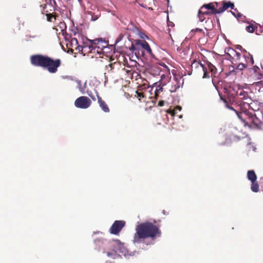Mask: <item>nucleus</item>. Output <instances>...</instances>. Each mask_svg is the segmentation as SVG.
<instances>
[{
  "mask_svg": "<svg viewBox=\"0 0 263 263\" xmlns=\"http://www.w3.org/2000/svg\"><path fill=\"white\" fill-rule=\"evenodd\" d=\"M161 232L158 226L149 221L142 222L136 227V233L134 235L135 243L143 242L146 238L155 240L161 236Z\"/></svg>",
  "mask_w": 263,
  "mask_h": 263,
  "instance_id": "1",
  "label": "nucleus"
},
{
  "mask_svg": "<svg viewBox=\"0 0 263 263\" xmlns=\"http://www.w3.org/2000/svg\"><path fill=\"white\" fill-rule=\"evenodd\" d=\"M241 96H243L242 97L243 99L242 100V102L240 103V105H236L234 104L233 106H232L231 108L234 111L238 118H239V114H242L246 113V114H253L251 112V110L253 111H258L260 109V104L257 101L253 100L252 99L251 95L252 92L249 90L248 92H240Z\"/></svg>",
  "mask_w": 263,
  "mask_h": 263,
  "instance_id": "2",
  "label": "nucleus"
},
{
  "mask_svg": "<svg viewBox=\"0 0 263 263\" xmlns=\"http://www.w3.org/2000/svg\"><path fill=\"white\" fill-rule=\"evenodd\" d=\"M249 89L245 90L243 88H239L238 86H230L224 89V96L222 97L220 96V98L224 103L225 106L233 110L231 108L232 106L234 104L236 105H240V103L242 102L243 99L242 97L243 96L240 92H248Z\"/></svg>",
  "mask_w": 263,
  "mask_h": 263,
  "instance_id": "3",
  "label": "nucleus"
},
{
  "mask_svg": "<svg viewBox=\"0 0 263 263\" xmlns=\"http://www.w3.org/2000/svg\"><path fill=\"white\" fill-rule=\"evenodd\" d=\"M31 64L36 67H41L46 69L49 72L54 73L57 72L58 68L61 65V60L59 59H53L51 58L42 54H34L30 57Z\"/></svg>",
  "mask_w": 263,
  "mask_h": 263,
  "instance_id": "4",
  "label": "nucleus"
},
{
  "mask_svg": "<svg viewBox=\"0 0 263 263\" xmlns=\"http://www.w3.org/2000/svg\"><path fill=\"white\" fill-rule=\"evenodd\" d=\"M238 118L246 125L252 124L256 126H258L260 123V120L256 117V115L253 114H246V113H243L242 114H239Z\"/></svg>",
  "mask_w": 263,
  "mask_h": 263,
  "instance_id": "5",
  "label": "nucleus"
},
{
  "mask_svg": "<svg viewBox=\"0 0 263 263\" xmlns=\"http://www.w3.org/2000/svg\"><path fill=\"white\" fill-rule=\"evenodd\" d=\"M54 10V8L51 4H46L44 5L42 13L46 15L47 21L53 22L54 21L57 19V17L59 16L56 13L51 12Z\"/></svg>",
  "mask_w": 263,
  "mask_h": 263,
  "instance_id": "6",
  "label": "nucleus"
},
{
  "mask_svg": "<svg viewBox=\"0 0 263 263\" xmlns=\"http://www.w3.org/2000/svg\"><path fill=\"white\" fill-rule=\"evenodd\" d=\"M91 104L90 99L86 96H81L77 98L74 102V105L79 108L86 109Z\"/></svg>",
  "mask_w": 263,
  "mask_h": 263,
  "instance_id": "7",
  "label": "nucleus"
},
{
  "mask_svg": "<svg viewBox=\"0 0 263 263\" xmlns=\"http://www.w3.org/2000/svg\"><path fill=\"white\" fill-rule=\"evenodd\" d=\"M125 225L123 220H116L109 229V232L114 235H118Z\"/></svg>",
  "mask_w": 263,
  "mask_h": 263,
  "instance_id": "8",
  "label": "nucleus"
},
{
  "mask_svg": "<svg viewBox=\"0 0 263 263\" xmlns=\"http://www.w3.org/2000/svg\"><path fill=\"white\" fill-rule=\"evenodd\" d=\"M66 44L68 50L73 52L74 50L80 51V46L78 41L76 38H71L70 40H67L66 37ZM69 52V51H68Z\"/></svg>",
  "mask_w": 263,
  "mask_h": 263,
  "instance_id": "9",
  "label": "nucleus"
},
{
  "mask_svg": "<svg viewBox=\"0 0 263 263\" xmlns=\"http://www.w3.org/2000/svg\"><path fill=\"white\" fill-rule=\"evenodd\" d=\"M216 8L212 3L204 4L203 6L210 11L211 14H216L218 13V3H216Z\"/></svg>",
  "mask_w": 263,
  "mask_h": 263,
  "instance_id": "10",
  "label": "nucleus"
},
{
  "mask_svg": "<svg viewBox=\"0 0 263 263\" xmlns=\"http://www.w3.org/2000/svg\"><path fill=\"white\" fill-rule=\"evenodd\" d=\"M138 44L140 45V48L144 49L150 55H153L152 50L147 42L138 40Z\"/></svg>",
  "mask_w": 263,
  "mask_h": 263,
  "instance_id": "11",
  "label": "nucleus"
},
{
  "mask_svg": "<svg viewBox=\"0 0 263 263\" xmlns=\"http://www.w3.org/2000/svg\"><path fill=\"white\" fill-rule=\"evenodd\" d=\"M228 51L229 55L236 62L241 61V54L233 49H229Z\"/></svg>",
  "mask_w": 263,
  "mask_h": 263,
  "instance_id": "12",
  "label": "nucleus"
},
{
  "mask_svg": "<svg viewBox=\"0 0 263 263\" xmlns=\"http://www.w3.org/2000/svg\"><path fill=\"white\" fill-rule=\"evenodd\" d=\"M242 58L245 61V63L247 64V67L248 66H252L254 64V60L253 57L250 53L245 51V53H243Z\"/></svg>",
  "mask_w": 263,
  "mask_h": 263,
  "instance_id": "13",
  "label": "nucleus"
},
{
  "mask_svg": "<svg viewBox=\"0 0 263 263\" xmlns=\"http://www.w3.org/2000/svg\"><path fill=\"white\" fill-rule=\"evenodd\" d=\"M97 96L98 98V102L99 104L100 107L101 108L102 110L105 112H109V108L108 105L106 104L105 102L102 100L101 97H100L98 93L97 92Z\"/></svg>",
  "mask_w": 263,
  "mask_h": 263,
  "instance_id": "14",
  "label": "nucleus"
},
{
  "mask_svg": "<svg viewBox=\"0 0 263 263\" xmlns=\"http://www.w3.org/2000/svg\"><path fill=\"white\" fill-rule=\"evenodd\" d=\"M229 8L231 9H233L234 8V5L230 2H223L222 7L218 8V13H221L224 12Z\"/></svg>",
  "mask_w": 263,
  "mask_h": 263,
  "instance_id": "15",
  "label": "nucleus"
},
{
  "mask_svg": "<svg viewBox=\"0 0 263 263\" xmlns=\"http://www.w3.org/2000/svg\"><path fill=\"white\" fill-rule=\"evenodd\" d=\"M92 42H93V46H99V47L103 49L107 48L108 46V43L103 41L102 39H96L92 40Z\"/></svg>",
  "mask_w": 263,
  "mask_h": 263,
  "instance_id": "16",
  "label": "nucleus"
},
{
  "mask_svg": "<svg viewBox=\"0 0 263 263\" xmlns=\"http://www.w3.org/2000/svg\"><path fill=\"white\" fill-rule=\"evenodd\" d=\"M92 48L90 47H81L80 46V51H78L79 52L81 53V54H83L84 55H87V56H91L92 57H94L93 54L92 55H91V54H92V50H91Z\"/></svg>",
  "mask_w": 263,
  "mask_h": 263,
  "instance_id": "17",
  "label": "nucleus"
},
{
  "mask_svg": "<svg viewBox=\"0 0 263 263\" xmlns=\"http://www.w3.org/2000/svg\"><path fill=\"white\" fill-rule=\"evenodd\" d=\"M135 93V97L138 98L140 102H146V97L144 91H139L137 90Z\"/></svg>",
  "mask_w": 263,
  "mask_h": 263,
  "instance_id": "18",
  "label": "nucleus"
},
{
  "mask_svg": "<svg viewBox=\"0 0 263 263\" xmlns=\"http://www.w3.org/2000/svg\"><path fill=\"white\" fill-rule=\"evenodd\" d=\"M180 87V84L177 79H174V81L172 82V85L170 88V91L171 92H175L177 89Z\"/></svg>",
  "mask_w": 263,
  "mask_h": 263,
  "instance_id": "19",
  "label": "nucleus"
},
{
  "mask_svg": "<svg viewBox=\"0 0 263 263\" xmlns=\"http://www.w3.org/2000/svg\"><path fill=\"white\" fill-rule=\"evenodd\" d=\"M191 66H192V68H193L194 67L200 68L203 71H204V75L205 74V67L204 66V65L203 64H202L200 62L194 61V62L192 64Z\"/></svg>",
  "mask_w": 263,
  "mask_h": 263,
  "instance_id": "20",
  "label": "nucleus"
},
{
  "mask_svg": "<svg viewBox=\"0 0 263 263\" xmlns=\"http://www.w3.org/2000/svg\"><path fill=\"white\" fill-rule=\"evenodd\" d=\"M247 177L251 181H255L257 179L256 175L253 170H250L248 171Z\"/></svg>",
  "mask_w": 263,
  "mask_h": 263,
  "instance_id": "21",
  "label": "nucleus"
},
{
  "mask_svg": "<svg viewBox=\"0 0 263 263\" xmlns=\"http://www.w3.org/2000/svg\"><path fill=\"white\" fill-rule=\"evenodd\" d=\"M91 50H92V54L94 56L96 55V54H101L104 53V49L99 47L97 46H93Z\"/></svg>",
  "mask_w": 263,
  "mask_h": 263,
  "instance_id": "22",
  "label": "nucleus"
},
{
  "mask_svg": "<svg viewBox=\"0 0 263 263\" xmlns=\"http://www.w3.org/2000/svg\"><path fill=\"white\" fill-rule=\"evenodd\" d=\"M138 40H136V44L134 45L133 44H132L130 47L129 48V50L130 51L133 52H135L136 53L137 51H139L140 48V45L138 44Z\"/></svg>",
  "mask_w": 263,
  "mask_h": 263,
  "instance_id": "23",
  "label": "nucleus"
},
{
  "mask_svg": "<svg viewBox=\"0 0 263 263\" xmlns=\"http://www.w3.org/2000/svg\"><path fill=\"white\" fill-rule=\"evenodd\" d=\"M251 190L254 192H257L259 191V185L257 182L256 181H251Z\"/></svg>",
  "mask_w": 263,
  "mask_h": 263,
  "instance_id": "24",
  "label": "nucleus"
},
{
  "mask_svg": "<svg viewBox=\"0 0 263 263\" xmlns=\"http://www.w3.org/2000/svg\"><path fill=\"white\" fill-rule=\"evenodd\" d=\"M257 28V26L253 24H250L246 27V30L250 33H253Z\"/></svg>",
  "mask_w": 263,
  "mask_h": 263,
  "instance_id": "25",
  "label": "nucleus"
},
{
  "mask_svg": "<svg viewBox=\"0 0 263 263\" xmlns=\"http://www.w3.org/2000/svg\"><path fill=\"white\" fill-rule=\"evenodd\" d=\"M93 46V42L91 40L87 39L86 41H83V45L81 47H87L91 48Z\"/></svg>",
  "mask_w": 263,
  "mask_h": 263,
  "instance_id": "26",
  "label": "nucleus"
},
{
  "mask_svg": "<svg viewBox=\"0 0 263 263\" xmlns=\"http://www.w3.org/2000/svg\"><path fill=\"white\" fill-rule=\"evenodd\" d=\"M181 109V107L180 106H177L174 110L169 109L167 111V112L171 114L172 116H174L176 114H177V111H180Z\"/></svg>",
  "mask_w": 263,
  "mask_h": 263,
  "instance_id": "27",
  "label": "nucleus"
},
{
  "mask_svg": "<svg viewBox=\"0 0 263 263\" xmlns=\"http://www.w3.org/2000/svg\"><path fill=\"white\" fill-rule=\"evenodd\" d=\"M247 67V64L240 62L236 66V69L242 70Z\"/></svg>",
  "mask_w": 263,
  "mask_h": 263,
  "instance_id": "28",
  "label": "nucleus"
},
{
  "mask_svg": "<svg viewBox=\"0 0 263 263\" xmlns=\"http://www.w3.org/2000/svg\"><path fill=\"white\" fill-rule=\"evenodd\" d=\"M198 12L205 15L211 14L210 13V11L208 9H205V8L203 6L200 8Z\"/></svg>",
  "mask_w": 263,
  "mask_h": 263,
  "instance_id": "29",
  "label": "nucleus"
},
{
  "mask_svg": "<svg viewBox=\"0 0 263 263\" xmlns=\"http://www.w3.org/2000/svg\"><path fill=\"white\" fill-rule=\"evenodd\" d=\"M147 87V85L146 84H143L142 85H139L138 87L137 90L139 91H144V90H145Z\"/></svg>",
  "mask_w": 263,
  "mask_h": 263,
  "instance_id": "30",
  "label": "nucleus"
},
{
  "mask_svg": "<svg viewBox=\"0 0 263 263\" xmlns=\"http://www.w3.org/2000/svg\"><path fill=\"white\" fill-rule=\"evenodd\" d=\"M162 89H163L162 87L161 86H160V85H159L156 88V89L155 91V96L156 98L158 96V94L160 92L162 91Z\"/></svg>",
  "mask_w": 263,
  "mask_h": 263,
  "instance_id": "31",
  "label": "nucleus"
},
{
  "mask_svg": "<svg viewBox=\"0 0 263 263\" xmlns=\"http://www.w3.org/2000/svg\"><path fill=\"white\" fill-rule=\"evenodd\" d=\"M120 64L119 63L114 62L112 63H110L108 65L109 67H110V70H113L115 67L119 65Z\"/></svg>",
  "mask_w": 263,
  "mask_h": 263,
  "instance_id": "32",
  "label": "nucleus"
},
{
  "mask_svg": "<svg viewBox=\"0 0 263 263\" xmlns=\"http://www.w3.org/2000/svg\"><path fill=\"white\" fill-rule=\"evenodd\" d=\"M205 14L200 13L198 12V16L200 22H203L205 19L204 16Z\"/></svg>",
  "mask_w": 263,
  "mask_h": 263,
  "instance_id": "33",
  "label": "nucleus"
},
{
  "mask_svg": "<svg viewBox=\"0 0 263 263\" xmlns=\"http://www.w3.org/2000/svg\"><path fill=\"white\" fill-rule=\"evenodd\" d=\"M192 31H194V32H200V33H204L203 31V30L202 29H200V28H197L195 29H193Z\"/></svg>",
  "mask_w": 263,
  "mask_h": 263,
  "instance_id": "34",
  "label": "nucleus"
},
{
  "mask_svg": "<svg viewBox=\"0 0 263 263\" xmlns=\"http://www.w3.org/2000/svg\"><path fill=\"white\" fill-rule=\"evenodd\" d=\"M63 78L65 79H67L68 80H71V81L74 80L73 78L71 76H63Z\"/></svg>",
  "mask_w": 263,
  "mask_h": 263,
  "instance_id": "35",
  "label": "nucleus"
},
{
  "mask_svg": "<svg viewBox=\"0 0 263 263\" xmlns=\"http://www.w3.org/2000/svg\"><path fill=\"white\" fill-rule=\"evenodd\" d=\"M237 49H239L240 50H242L243 53H245V51H246L245 49L242 48L241 46L239 45H237Z\"/></svg>",
  "mask_w": 263,
  "mask_h": 263,
  "instance_id": "36",
  "label": "nucleus"
},
{
  "mask_svg": "<svg viewBox=\"0 0 263 263\" xmlns=\"http://www.w3.org/2000/svg\"><path fill=\"white\" fill-rule=\"evenodd\" d=\"M164 104V101H160L158 102V106H163Z\"/></svg>",
  "mask_w": 263,
  "mask_h": 263,
  "instance_id": "37",
  "label": "nucleus"
},
{
  "mask_svg": "<svg viewBox=\"0 0 263 263\" xmlns=\"http://www.w3.org/2000/svg\"><path fill=\"white\" fill-rule=\"evenodd\" d=\"M89 96L93 101H96V99L94 96H93L90 94H89Z\"/></svg>",
  "mask_w": 263,
  "mask_h": 263,
  "instance_id": "38",
  "label": "nucleus"
},
{
  "mask_svg": "<svg viewBox=\"0 0 263 263\" xmlns=\"http://www.w3.org/2000/svg\"><path fill=\"white\" fill-rule=\"evenodd\" d=\"M107 255L109 257L111 256L112 255V253L111 252H107Z\"/></svg>",
  "mask_w": 263,
  "mask_h": 263,
  "instance_id": "39",
  "label": "nucleus"
},
{
  "mask_svg": "<svg viewBox=\"0 0 263 263\" xmlns=\"http://www.w3.org/2000/svg\"><path fill=\"white\" fill-rule=\"evenodd\" d=\"M167 24H168V26H174V24L172 22H168L167 23Z\"/></svg>",
  "mask_w": 263,
  "mask_h": 263,
  "instance_id": "40",
  "label": "nucleus"
},
{
  "mask_svg": "<svg viewBox=\"0 0 263 263\" xmlns=\"http://www.w3.org/2000/svg\"><path fill=\"white\" fill-rule=\"evenodd\" d=\"M97 19V17H92L91 20L92 21H96Z\"/></svg>",
  "mask_w": 263,
  "mask_h": 263,
  "instance_id": "41",
  "label": "nucleus"
},
{
  "mask_svg": "<svg viewBox=\"0 0 263 263\" xmlns=\"http://www.w3.org/2000/svg\"><path fill=\"white\" fill-rule=\"evenodd\" d=\"M254 70H255V72H256L257 70H259V68H258V67H256V68H255Z\"/></svg>",
  "mask_w": 263,
  "mask_h": 263,
  "instance_id": "42",
  "label": "nucleus"
},
{
  "mask_svg": "<svg viewBox=\"0 0 263 263\" xmlns=\"http://www.w3.org/2000/svg\"><path fill=\"white\" fill-rule=\"evenodd\" d=\"M61 25H62V26H64L65 28H66V25L64 23H61Z\"/></svg>",
  "mask_w": 263,
  "mask_h": 263,
  "instance_id": "43",
  "label": "nucleus"
},
{
  "mask_svg": "<svg viewBox=\"0 0 263 263\" xmlns=\"http://www.w3.org/2000/svg\"><path fill=\"white\" fill-rule=\"evenodd\" d=\"M213 67L214 68V66H213V67H210V68H211V71H212V72H213Z\"/></svg>",
  "mask_w": 263,
  "mask_h": 263,
  "instance_id": "44",
  "label": "nucleus"
},
{
  "mask_svg": "<svg viewBox=\"0 0 263 263\" xmlns=\"http://www.w3.org/2000/svg\"><path fill=\"white\" fill-rule=\"evenodd\" d=\"M213 67L214 68V66H213V67H210V68H211V71H212V72H213Z\"/></svg>",
  "mask_w": 263,
  "mask_h": 263,
  "instance_id": "45",
  "label": "nucleus"
},
{
  "mask_svg": "<svg viewBox=\"0 0 263 263\" xmlns=\"http://www.w3.org/2000/svg\"><path fill=\"white\" fill-rule=\"evenodd\" d=\"M115 242H116V243H118V242H119V240H115Z\"/></svg>",
  "mask_w": 263,
  "mask_h": 263,
  "instance_id": "46",
  "label": "nucleus"
},
{
  "mask_svg": "<svg viewBox=\"0 0 263 263\" xmlns=\"http://www.w3.org/2000/svg\"><path fill=\"white\" fill-rule=\"evenodd\" d=\"M242 61L243 63H245V61H243L242 60H241V62Z\"/></svg>",
  "mask_w": 263,
  "mask_h": 263,
  "instance_id": "47",
  "label": "nucleus"
}]
</instances>
